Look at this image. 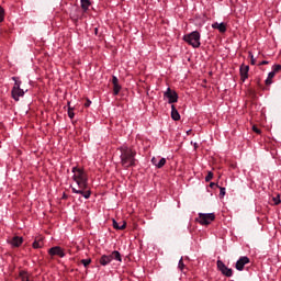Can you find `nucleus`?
Listing matches in <instances>:
<instances>
[{
	"mask_svg": "<svg viewBox=\"0 0 281 281\" xmlns=\"http://www.w3.org/2000/svg\"><path fill=\"white\" fill-rule=\"evenodd\" d=\"M120 151V159H121V165L125 170H128V168H133L137 166V151L126 145H123L117 148Z\"/></svg>",
	"mask_w": 281,
	"mask_h": 281,
	"instance_id": "1",
	"label": "nucleus"
},
{
	"mask_svg": "<svg viewBox=\"0 0 281 281\" xmlns=\"http://www.w3.org/2000/svg\"><path fill=\"white\" fill-rule=\"evenodd\" d=\"M72 181L78 186V188H81L82 190H87L89 188V175H87V171H85V168L82 167H72Z\"/></svg>",
	"mask_w": 281,
	"mask_h": 281,
	"instance_id": "2",
	"label": "nucleus"
},
{
	"mask_svg": "<svg viewBox=\"0 0 281 281\" xmlns=\"http://www.w3.org/2000/svg\"><path fill=\"white\" fill-rule=\"evenodd\" d=\"M183 41L194 49H198V47H201V33H199V31H193L184 35Z\"/></svg>",
	"mask_w": 281,
	"mask_h": 281,
	"instance_id": "3",
	"label": "nucleus"
},
{
	"mask_svg": "<svg viewBox=\"0 0 281 281\" xmlns=\"http://www.w3.org/2000/svg\"><path fill=\"white\" fill-rule=\"evenodd\" d=\"M113 260H116V262H122V254H120L117 250H114L110 255H103L99 259V263L101 267H106V265H111Z\"/></svg>",
	"mask_w": 281,
	"mask_h": 281,
	"instance_id": "4",
	"label": "nucleus"
},
{
	"mask_svg": "<svg viewBox=\"0 0 281 281\" xmlns=\"http://www.w3.org/2000/svg\"><path fill=\"white\" fill-rule=\"evenodd\" d=\"M215 218L216 215L214 213H199V218L196 221L200 225H210Z\"/></svg>",
	"mask_w": 281,
	"mask_h": 281,
	"instance_id": "5",
	"label": "nucleus"
},
{
	"mask_svg": "<svg viewBox=\"0 0 281 281\" xmlns=\"http://www.w3.org/2000/svg\"><path fill=\"white\" fill-rule=\"evenodd\" d=\"M164 98L168 99L169 104H175L176 102H179V94L177 91L167 88V90L164 92Z\"/></svg>",
	"mask_w": 281,
	"mask_h": 281,
	"instance_id": "6",
	"label": "nucleus"
},
{
	"mask_svg": "<svg viewBox=\"0 0 281 281\" xmlns=\"http://www.w3.org/2000/svg\"><path fill=\"white\" fill-rule=\"evenodd\" d=\"M216 265L222 276H225L226 278H232V276H234V270L225 266V262H223V260H217Z\"/></svg>",
	"mask_w": 281,
	"mask_h": 281,
	"instance_id": "7",
	"label": "nucleus"
},
{
	"mask_svg": "<svg viewBox=\"0 0 281 281\" xmlns=\"http://www.w3.org/2000/svg\"><path fill=\"white\" fill-rule=\"evenodd\" d=\"M48 255H50L52 258H54V256H58L59 258H65L66 256L65 249H63L60 246H54L49 248Z\"/></svg>",
	"mask_w": 281,
	"mask_h": 281,
	"instance_id": "8",
	"label": "nucleus"
},
{
	"mask_svg": "<svg viewBox=\"0 0 281 281\" xmlns=\"http://www.w3.org/2000/svg\"><path fill=\"white\" fill-rule=\"evenodd\" d=\"M250 262L251 260L249 259V257L243 256L236 261L235 268L237 269V271H243L245 269V265H249Z\"/></svg>",
	"mask_w": 281,
	"mask_h": 281,
	"instance_id": "9",
	"label": "nucleus"
},
{
	"mask_svg": "<svg viewBox=\"0 0 281 281\" xmlns=\"http://www.w3.org/2000/svg\"><path fill=\"white\" fill-rule=\"evenodd\" d=\"M11 95L15 102H19L20 98H23L25 95V91L21 88H12Z\"/></svg>",
	"mask_w": 281,
	"mask_h": 281,
	"instance_id": "10",
	"label": "nucleus"
},
{
	"mask_svg": "<svg viewBox=\"0 0 281 281\" xmlns=\"http://www.w3.org/2000/svg\"><path fill=\"white\" fill-rule=\"evenodd\" d=\"M87 189H82V188H79V189H76V187H71V191L74 194H81L83 196V199H91V192L88 190V191H85Z\"/></svg>",
	"mask_w": 281,
	"mask_h": 281,
	"instance_id": "11",
	"label": "nucleus"
},
{
	"mask_svg": "<svg viewBox=\"0 0 281 281\" xmlns=\"http://www.w3.org/2000/svg\"><path fill=\"white\" fill-rule=\"evenodd\" d=\"M112 85L113 95H120V91H122V86H120V80L115 76L112 77Z\"/></svg>",
	"mask_w": 281,
	"mask_h": 281,
	"instance_id": "12",
	"label": "nucleus"
},
{
	"mask_svg": "<svg viewBox=\"0 0 281 281\" xmlns=\"http://www.w3.org/2000/svg\"><path fill=\"white\" fill-rule=\"evenodd\" d=\"M239 74H240L241 81L245 82V80L249 78V66L241 65L239 68Z\"/></svg>",
	"mask_w": 281,
	"mask_h": 281,
	"instance_id": "13",
	"label": "nucleus"
},
{
	"mask_svg": "<svg viewBox=\"0 0 281 281\" xmlns=\"http://www.w3.org/2000/svg\"><path fill=\"white\" fill-rule=\"evenodd\" d=\"M9 244L12 247H21L23 245V237L14 236L11 240H9Z\"/></svg>",
	"mask_w": 281,
	"mask_h": 281,
	"instance_id": "14",
	"label": "nucleus"
},
{
	"mask_svg": "<svg viewBox=\"0 0 281 281\" xmlns=\"http://www.w3.org/2000/svg\"><path fill=\"white\" fill-rule=\"evenodd\" d=\"M213 30H218V32H221L222 34H224V32H227V25H225V23H218L215 22L212 24Z\"/></svg>",
	"mask_w": 281,
	"mask_h": 281,
	"instance_id": "15",
	"label": "nucleus"
},
{
	"mask_svg": "<svg viewBox=\"0 0 281 281\" xmlns=\"http://www.w3.org/2000/svg\"><path fill=\"white\" fill-rule=\"evenodd\" d=\"M171 120L175 122H179V120H181V114H179V111L175 105H171Z\"/></svg>",
	"mask_w": 281,
	"mask_h": 281,
	"instance_id": "16",
	"label": "nucleus"
},
{
	"mask_svg": "<svg viewBox=\"0 0 281 281\" xmlns=\"http://www.w3.org/2000/svg\"><path fill=\"white\" fill-rule=\"evenodd\" d=\"M80 2H81V9L83 10V12H87V10H89V8H91L90 0H80Z\"/></svg>",
	"mask_w": 281,
	"mask_h": 281,
	"instance_id": "17",
	"label": "nucleus"
},
{
	"mask_svg": "<svg viewBox=\"0 0 281 281\" xmlns=\"http://www.w3.org/2000/svg\"><path fill=\"white\" fill-rule=\"evenodd\" d=\"M273 78H276V71H270L266 79V85H273Z\"/></svg>",
	"mask_w": 281,
	"mask_h": 281,
	"instance_id": "18",
	"label": "nucleus"
},
{
	"mask_svg": "<svg viewBox=\"0 0 281 281\" xmlns=\"http://www.w3.org/2000/svg\"><path fill=\"white\" fill-rule=\"evenodd\" d=\"M113 227L114 229H126V222H123V224L120 225L117 221L113 220Z\"/></svg>",
	"mask_w": 281,
	"mask_h": 281,
	"instance_id": "19",
	"label": "nucleus"
},
{
	"mask_svg": "<svg viewBox=\"0 0 281 281\" xmlns=\"http://www.w3.org/2000/svg\"><path fill=\"white\" fill-rule=\"evenodd\" d=\"M20 278L22 281H30V276L24 270L20 271Z\"/></svg>",
	"mask_w": 281,
	"mask_h": 281,
	"instance_id": "20",
	"label": "nucleus"
},
{
	"mask_svg": "<svg viewBox=\"0 0 281 281\" xmlns=\"http://www.w3.org/2000/svg\"><path fill=\"white\" fill-rule=\"evenodd\" d=\"M12 80L14 81L13 89H21V80H19V77H12Z\"/></svg>",
	"mask_w": 281,
	"mask_h": 281,
	"instance_id": "21",
	"label": "nucleus"
},
{
	"mask_svg": "<svg viewBox=\"0 0 281 281\" xmlns=\"http://www.w3.org/2000/svg\"><path fill=\"white\" fill-rule=\"evenodd\" d=\"M75 110H76V108H74V106L68 108V117L70 120H74V117H76V113H74Z\"/></svg>",
	"mask_w": 281,
	"mask_h": 281,
	"instance_id": "22",
	"label": "nucleus"
},
{
	"mask_svg": "<svg viewBox=\"0 0 281 281\" xmlns=\"http://www.w3.org/2000/svg\"><path fill=\"white\" fill-rule=\"evenodd\" d=\"M33 249H41L43 247V240H35L33 241Z\"/></svg>",
	"mask_w": 281,
	"mask_h": 281,
	"instance_id": "23",
	"label": "nucleus"
},
{
	"mask_svg": "<svg viewBox=\"0 0 281 281\" xmlns=\"http://www.w3.org/2000/svg\"><path fill=\"white\" fill-rule=\"evenodd\" d=\"M81 265H83L85 269H87L89 267V265H91V258L88 259H81Z\"/></svg>",
	"mask_w": 281,
	"mask_h": 281,
	"instance_id": "24",
	"label": "nucleus"
},
{
	"mask_svg": "<svg viewBox=\"0 0 281 281\" xmlns=\"http://www.w3.org/2000/svg\"><path fill=\"white\" fill-rule=\"evenodd\" d=\"M178 269L180 271H183L186 269V263H183V257H181L179 262H178Z\"/></svg>",
	"mask_w": 281,
	"mask_h": 281,
	"instance_id": "25",
	"label": "nucleus"
},
{
	"mask_svg": "<svg viewBox=\"0 0 281 281\" xmlns=\"http://www.w3.org/2000/svg\"><path fill=\"white\" fill-rule=\"evenodd\" d=\"M4 19H5V10L2 7H0V23H3Z\"/></svg>",
	"mask_w": 281,
	"mask_h": 281,
	"instance_id": "26",
	"label": "nucleus"
},
{
	"mask_svg": "<svg viewBox=\"0 0 281 281\" xmlns=\"http://www.w3.org/2000/svg\"><path fill=\"white\" fill-rule=\"evenodd\" d=\"M211 179H214V173L212 171H209L206 177H205L206 183H210Z\"/></svg>",
	"mask_w": 281,
	"mask_h": 281,
	"instance_id": "27",
	"label": "nucleus"
},
{
	"mask_svg": "<svg viewBox=\"0 0 281 281\" xmlns=\"http://www.w3.org/2000/svg\"><path fill=\"white\" fill-rule=\"evenodd\" d=\"M166 166V158H161L158 164H157V168H162Z\"/></svg>",
	"mask_w": 281,
	"mask_h": 281,
	"instance_id": "28",
	"label": "nucleus"
},
{
	"mask_svg": "<svg viewBox=\"0 0 281 281\" xmlns=\"http://www.w3.org/2000/svg\"><path fill=\"white\" fill-rule=\"evenodd\" d=\"M272 201H273L274 205H280V203H281L280 194H278L277 196L272 198Z\"/></svg>",
	"mask_w": 281,
	"mask_h": 281,
	"instance_id": "29",
	"label": "nucleus"
},
{
	"mask_svg": "<svg viewBox=\"0 0 281 281\" xmlns=\"http://www.w3.org/2000/svg\"><path fill=\"white\" fill-rule=\"evenodd\" d=\"M281 70V65H274L273 67H272V71H274V76H276V74H278V71H280Z\"/></svg>",
	"mask_w": 281,
	"mask_h": 281,
	"instance_id": "30",
	"label": "nucleus"
},
{
	"mask_svg": "<svg viewBox=\"0 0 281 281\" xmlns=\"http://www.w3.org/2000/svg\"><path fill=\"white\" fill-rule=\"evenodd\" d=\"M248 56H249V58H250V63H251V65H256V58H254V53L252 52H249V54H248Z\"/></svg>",
	"mask_w": 281,
	"mask_h": 281,
	"instance_id": "31",
	"label": "nucleus"
},
{
	"mask_svg": "<svg viewBox=\"0 0 281 281\" xmlns=\"http://www.w3.org/2000/svg\"><path fill=\"white\" fill-rule=\"evenodd\" d=\"M225 196V187H220V199Z\"/></svg>",
	"mask_w": 281,
	"mask_h": 281,
	"instance_id": "32",
	"label": "nucleus"
},
{
	"mask_svg": "<svg viewBox=\"0 0 281 281\" xmlns=\"http://www.w3.org/2000/svg\"><path fill=\"white\" fill-rule=\"evenodd\" d=\"M252 131L254 133H257V135H260V133H262V131H260V128H258L256 125L252 126Z\"/></svg>",
	"mask_w": 281,
	"mask_h": 281,
	"instance_id": "33",
	"label": "nucleus"
},
{
	"mask_svg": "<svg viewBox=\"0 0 281 281\" xmlns=\"http://www.w3.org/2000/svg\"><path fill=\"white\" fill-rule=\"evenodd\" d=\"M151 164H153V166H155L157 168V164H159V160H157V158L153 157Z\"/></svg>",
	"mask_w": 281,
	"mask_h": 281,
	"instance_id": "34",
	"label": "nucleus"
},
{
	"mask_svg": "<svg viewBox=\"0 0 281 281\" xmlns=\"http://www.w3.org/2000/svg\"><path fill=\"white\" fill-rule=\"evenodd\" d=\"M85 106L86 109H89V106H91V100L87 99Z\"/></svg>",
	"mask_w": 281,
	"mask_h": 281,
	"instance_id": "35",
	"label": "nucleus"
},
{
	"mask_svg": "<svg viewBox=\"0 0 281 281\" xmlns=\"http://www.w3.org/2000/svg\"><path fill=\"white\" fill-rule=\"evenodd\" d=\"M260 65H269V61L263 60V61L260 63Z\"/></svg>",
	"mask_w": 281,
	"mask_h": 281,
	"instance_id": "36",
	"label": "nucleus"
},
{
	"mask_svg": "<svg viewBox=\"0 0 281 281\" xmlns=\"http://www.w3.org/2000/svg\"><path fill=\"white\" fill-rule=\"evenodd\" d=\"M67 106H68V109H69V106H71V101L67 102Z\"/></svg>",
	"mask_w": 281,
	"mask_h": 281,
	"instance_id": "37",
	"label": "nucleus"
},
{
	"mask_svg": "<svg viewBox=\"0 0 281 281\" xmlns=\"http://www.w3.org/2000/svg\"><path fill=\"white\" fill-rule=\"evenodd\" d=\"M213 186H216V183L211 182V183H210V188H213Z\"/></svg>",
	"mask_w": 281,
	"mask_h": 281,
	"instance_id": "38",
	"label": "nucleus"
}]
</instances>
